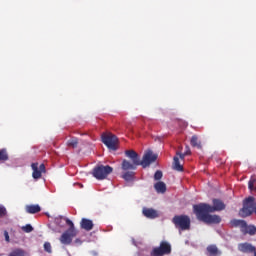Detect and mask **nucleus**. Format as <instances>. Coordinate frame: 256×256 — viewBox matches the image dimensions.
<instances>
[{
    "label": "nucleus",
    "instance_id": "f8f14e48",
    "mask_svg": "<svg viewBox=\"0 0 256 256\" xmlns=\"http://www.w3.org/2000/svg\"><path fill=\"white\" fill-rule=\"evenodd\" d=\"M142 213L147 219H157V217H159V213L153 208H144Z\"/></svg>",
    "mask_w": 256,
    "mask_h": 256
},
{
    "label": "nucleus",
    "instance_id": "f03ea898",
    "mask_svg": "<svg viewBox=\"0 0 256 256\" xmlns=\"http://www.w3.org/2000/svg\"><path fill=\"white\" fill-rule=\"evenodd\" d=\"M125 155L130 159V161L126 159L122 161L121 167L123 171H135V169L141 165L139 154H137L135 150H126Z\"/></svg>",
    "mask_w": 256,
    "mask_h": 256
},
{
    "label": "nucleus",
    "instance_id": "5701e85b",
    "mask_svg": "<svg viewBox=\"0 0 256 256\" xmlns=\"http://www.w3.org/2000/svg\"><path fill=\"white\" fill-rule=\"evenodd\" d=\"M256 178H252L250 179L249 183H248V187L250 189V191H256Z\"/></svg>",
    "mask_w": 256,
    "mask_h": 256
},
{
    "label": "nucleus",
    "instance_id": "cd10ccee",
    "mask_svg": "<svg viewBox=\"0 0 256 256\" xmlns=\"http://www.w3.org/2000/svg\"><path fill=\"white\" fill-rule=\"evenodd\" d=\"M44 250L47 251V253H51V243L45 242L44 243Z\"/></svg>",
    "mask_w": 256,
    "mask_h": 256
},
{
    "label": "nucleus",
    "instance_id": "bb28decb",
    "mask_svg": "<svg viewBox=\"0 0 256 256\" xmlns=\"http://www.w3.org/2000/svg\"><path fill=\"white\" fill-rule=\"evenodd\" d=\"M5 215H7V208L0 205V217H5Z\"/></svg>",
    "mask_w": 256,
    "mask_h": 256
},
{
    "label": "nucleus",
    "instance_id": "c85d7f7f",
    "mask_svg": "<svg viewBox=\"0 0 256 256\" xmlns=\"http://www.w3.org/2000/svg\"><path fill=\"white\" fill-rule=\"evenodd\" d=\"M4 237H5V241L7 243H10L11 239L9 238V232H7V230L4 231Z\"/></svg>",
    "mask_w": 256,
    "mask_h": 256
},
{
    "label": "nucleus",
    "instance_id": "423d86ee",
    "mask_svg": "<svg viewBox=\"0 0 256 256\" xmlns=\"http://www.w3.org/2000/svg\"><path fill=\"white\" fill-rule=\"evenodd\" d=\"M111 173H113V167L109 165H106V166L99 165L93 169L92 175L93 177H95V179H98L99 181H101L103 179H107V177L111 175Z\"/></svg>",
    "mask_w": 256,
    "mask_h": 256
},
{
    "label": "nucleus",
    "instance_id": "2eb2a0df",
    "mask_svg": "<svg viewBox=\"0 0 256 256\" xmlns=\"http://www.w3.org/2000/svg\"><path fill=\"white\" fill-rule=\"evenodd\" d=\"M154 189L157 191V193H165V191H167V185L165 182L160 181L154 185Z\"/></svg>",
    "mask_w": 256,
    "mask_h": 256
},
{
    "label": "nucleus",
    "instance_id": "9d476101",
    "mask_svg": "<svg viewBox=\"0 0 256 256\" xmlns=\"http://www.w3.org/2000/svg\"><path fill=\"white\" fill-rule=\"evenodd\" d=\"M77 237V232L66 230L60 237L62 245H71L73 238Z\"/></svg>",
    "mask_w": 256,
    "mask_h": 256
},
{
    "label": "nucleus",
    "instance_id": "1a4fd4ad",
    "mask_svg": "<svg viewBox=\"0 0 256 256\" xmlns=\"http://www.w3.org/2000/svg\"><path fill=\"white\" fill-rule=\"evenodd\" d=\"M157 161V154H153V151L148 150L143 155L142 160L140 161V165L145 169L146 167H149L151 163H155Z\"/></svg>",
    "mask_w": 256,
    "mask_h": 256
},
{
    "label": "nucleus",
    "instance_id": "aec40b11",
    "mask_svg": "<svg viewBox=\"0 0 256 256\" xmlns=\"http://www.w3.org/2000/svg\"><path fill=\"white\" fill-rule=\"evenodd\" d=\"M173 169L174 171H183V165H181V162H179V157L175 156L173 158Z\"/></svg>",
    "mask_w": 256,
    "mask_h": 256
},
{
    "label": "nucleus",
    "instance_id": "0eeeda50",
    "mask_svg": "<svg viewBox=\"0 0 256 256\" xmlns=\"http://www.w3.org/2000/svg\"><path fill=\"white\" fill-rule=\"evenodd\" d=\"M171 243L167 241L160 242V245L158 247H155L150 252L151 256H165V255H171Z\"/></svg>",
    "mask_w": 256,
    "mask_h": 256
},
{
    "label": "nucleus",
    "instance_id": "dca6fc26",
    "mask_svg": "<svg viewBox=\"0 0 256 256\" xmlns=\"http://www.w3.org/2000/svg\"><path fill=\"white\" fill-rule=\"evenodd\" d=\"M206 251L208 253V256H217V254L219 253V248H217L216 245H209L206 248Z\"/></svg>",
    "mask_w": 256,
    "mask_h": 256
},
{
    "label": "nucleus",
    "instance_id": "6e6552de",
    "mask_svg": "<svg viewBox=\"0 0 256 256\" xmlns=\"http://www.w3.org/2000/svg\"><path fill=\"white\" fill-rule=\"evenodd\" d=\"M102 143H104V145L111 151H117V143H119V139L113 134H103Z\"/></svg>",
    "mask_w": 256,
    "mask_h": 256
},
{
    "label": "nucleus",
    "instance_id": "393cba45",
    "mask_svg": "<svg viewBox=\"0 0 256 256\" xmlns=\"http://www.w3.org/2000/svg\"><path fill=\"white\" fill-rule=\"evenodd\" d=\"M21 229L24 233H31L33 231V226H31V224H26L25 226H22Z\"/></svg>",
    "mask_w": 256,
    "mask_h": 256
},
{
    "label": "nucleus",
    "instance_id": "c756f323",
    "mask_svg": "<svg viewBox=\"0 0 256 256\" xmlns=\"http://www.w3.org/2000/svg\"><path fill=\"white\" fill-rule=\"evenodd\" d=\"M176 155H178L180 159H185V157H187L186 153H181V152H177Z\"/></svg>",
    "mask_w": 256,
    "mask_h": 256
},
{
    "label": "nucleus",
    "instance_id": "a211bd4d",
    "mask_svg": "<svg viewBox=\"0 0 256 256\" xmlns=\"http://www.w3.org/2000/svg\"><path fill=\"white\" fill-rule=\"evenodd\" d=\"M79 145V139L76 137H72L67 141V147H71L72 149H77Z\"/></svg>",
    "mask_w": 256,
    "mask_h": 256
},
{
    "label": "nucleus",
    "instance_id": "9b49d317",
    "mask_svg": "<svg viewBox=\"0 0 256 256\" xmlns=\"http://www.w3.org/2000/svg\"><path fill=\"white\" fill-rule=\"evenodd\" d=\"M31 168L33 170V179H41V175L45 173V164H40L39 166V163H32Z\"/></svg>",
    "mask_w": 256,
    "mask_h": 256
},
{
    "label": "nucleus",
    "instance_id": "4be33fe9",
    "mask_svg": "<svg viewBox=\"0 0 256 256\" xmlns=\"http://www.w3.org/2000/svg\"><path fill=\"white\" fill-rule=\"evenodd\" d=\"M66 224H68L69 229H67V231H72V232H77V230L75 229V224H73V221H71L69 218H64Z\"/></svg>",
    "mask_w": 256,
    "mask_h": 256
},
{
    "label": "nucleus",
    "instance_id": "412c9836",
    "mask_svg": "<svg viewBox=\"0 0 256 256\" xmlns=\"http://www.w3.org/2000/svg\"><path fill=\"white\" fill-rule=\"evenodd\" d=\"M133 177H135V173L133 172H125L122 175L124 181H133Z\"/></svg>",
    "mask_w": 256,
    "mask_h": 256
},
{
    "label": "nucleus",
    "instance_id": "39448f33",
    "mask_svg": "<svg viewBox=\"0 0 256 256\" xmlns=\"http://www.w3.org/2000/svg\"><path fill=\"white\" fill-rule=\"evenodd\" d=\"M172 223L175 225L176 229H180L181 231H189V229H191V218L187 215L174 216Z\"/></svg>",
    "mask_w": 256,
    "mask_h": 256
},
{
    "label": "nucleus",
    "instance_id": "7c9ffc66",
    "mask_svg": "<svg viewBox=\"0 0 256 256\" xmlns=\"http://www.w3.org/2000/svg\"><path fill=\"white\" fill-rule=\"evenodd\" d=\"M186 151L184 152L186 155H190L191 154V148H189V146L185 147Z\"/></svg>",
    "mask_w": 256,
    "mask_h": 256
},
{
    "label": "nucleus",
    "instance_id": "4468645a",
    "mask_svg": "<svg viewBox=\"0 0 256 256\" xmlns=\"http://www.w3.org/2000/svg\"><path fill=\"white\" fill-rule=\"evenodd\" d=\"M26 211H27L30 215H35V213H40V211H41V206H39V204L27 205V206H26Z\"/></svg>",
    "mask_w": 256,
    "mask_h": 256
},
{
    "label": "nucleus",
    "instance_id": "b1692460",
    "mask_svg": "<svg viewBox=\"0 0 256 256\" xmlns=\"http://www.w3.org/2000/svg\"><path fill=\"white\" fill-rule=\"evenodd\" d=\"M9 256H25V252L21 249L14 250Z\"/></svg>",
    "mask_w": 256,
    "mask_h": 256
},
{
    "label": "nucleus",
    "instance_id": "7ed1b4c3",
    "mask_svg": "<svg viewBox=\"0 0 256 256\" xmlns=\"http://www.w3.org/2000/svg\"><path fill=\"white\" fill-rule=\"evenodd\" d=\"M253 213L256 214V203H255V197L249 196L246 198L243 202V208L239 211L240 217H249L253 215Z\"/></svg>",
    "mask_w": 256,
    "mask_h": 256
},
{
    "label": "nucleus",
    "instance_id": "20e7f679",
    "mask_svg": "<svg viewBox=\"0 0 256 256\" xmlns=\"http://www.w3.org/2000/svg\"><path fill=\"white\" fill-rule=\"evenodd\" d=\"M232 227H239L243 235H255L256 227L254 225H247L245 220L233 219L230 221Z\"/></svg>",
    "mask_w": 256,
    "mask_h": 256
},
{
    "label": "nucleus",
    "instance_id": "ddd939ff",
    "mask_svg": "<svg viewBox=\"0 0 256 256\" xmlns=\"http://www.w3.org/2000/svg\"><path fill=\"white\" fill-rule=\"evenodd\" d=\"M81 229H84L85 231H91L94 227L93 221L89 220L87 218H82L80 223Z\"/></svg>",
    "mask_w": 256,
    "mask_h": 256
},
{
    "label": "nucleus",
    "instance_id": "f257e3e1",
    "mask_svg": "<svg viewBox=\"0 0 256 256\" xmlns=\"http://www.w3.org/2000/svg\"><path fill=\"white\" fill-rule=\"evenodd\" d=\"M212 203L213 206L207 203L195 204L193 211L198 221H202V223H206V225H219V223H221V216L211 215L209 213L225 210V203L219 199H213Z\"/></svg>",
    "mask_w": 256,
    "mask_h": 256
},
{
    "label": "nucleus",
    "instance_id": "f3484780",
    "mask_svg": "<svg viewBox=\"0 0 256 256\" xmlns=\"http://www.w3.org/2000/svg\"><path fill=\"white\" fill-rule=\"evenodd\" d=\"M5 161H9V152H7V148L0 149V162L5 163Z\"/></svg>",
    "mask_w": 256,
    "mask_h": 256
},
{
    "label": "nucleus",
    "instance_id": "6ab92c4d",
    "mask_svg": "<svg viewBox=\"0 0 256 256\" xmlns=\"http://www.w3.org/2000/svg\"><path fill=\"white\" fill-rule=\"evenodd\" d=\"M190 145L192 147H197V149H201V141H199V137L197 135H193L190 140Z\"/></svg>",
    "mask_w": 256,
    "mask_h": 256
},
{
    "label": "nucleus",
    "instance_id": "a878e982",
    "mask_svg": "<svg viewBox=\"0 0 256 256\" xmlns=\"http://www.w3.org/2000/svg\"><path fill=\"white\" fill-rule=\"evenodd\" d=\"M163 178V172L161 170H158L154 174L155 181H160V179Z\"/></svg>",
    "mask_w": 256,
    "mask_h": 256
}]
</instances>
